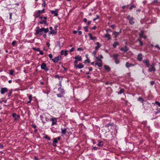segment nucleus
I'll use <instances>...</instances> for the list:
<instances>
[{
    "label": "nucleus",
    "instance_id": "47",
    "mask_svg": "<svg viewBox=\"0 0 160 160\" xmlns=\"http://www.w3.org/2000/svg\"><path fill=\"white\" fill-rule=\"evenodd\" d=\"M16 43V41H13L12 42V44L13 45V46H14L15 44Z\"/></svg>",
    "mask_w": 160,
    "mask_h": 160
},
{
    "label": "nucleus",
    "instance_id": "31",
    "mask_svg": "<svg viewBox=\"0 0 160 160\" xmlns=\"http://www.w3.org/2000/svg\"><path fill=\"white\" fill-rule=\"evenodd\" d=\"M97 145L99 147L102 146L103 145V142L102 141L100 142Z\"/></svg>",
    "mask_w": 160,
    "mask_h": 160
},
{
    "label": "nucleus",
    "instance_id": "41",
    "mask_svg": "<svg viewBox=\"0 0 160 160\" xmlns=\"http://www.w3.org/2000/svg\"><path fill=\"white\" fill-rule=\"evenodd\" d=\"M44 9H43L42 10H38V12L40 13H42L44 12Z\"/></svg>",
    "mask_w": 160,
    "mask_h": 160
},
{
    "label": "nucleus",
    "instance_id": "35",
    "mask_svg": "<svg viewBox=\"0 0 160 160\" xmlns=\"http://www.w3.org/2000/svg\"><path fill=\"white\" fill-rule=\"evenodd\" d=\"M33 49L36 51H39L40 49L39 48H36L35 47H33Z\"/></svg>",
    "mask_w": 160,
    "mask_h": 160
},
{
    "label": "nucleus",
    "instance_id": "28",
    "mask_svg": "<svg viewBox=\"0 0 160 160\" xmlns=\"http://www.w3.org/2000/svg\"><path fill=\"white\" fill-rule=\"evenodd\" d=\"M105 37L108 38V40L111 39L110 35L108 34H107L105 35Z\"/></svg>",
    "mask_w": 160,
    "mask_h": 160
},
{
    "label": "nucleus",
    "instance_id": "39",
    "mask_svg": "<svg viewBox=\"0 0 160 160\" xmlns=\"http://www.w3.org/2000/svg\"><path fill=\"white\" fill-rule=\"evenodd\" d=\"M136 7V6L134 5H132L131 6L130 8H129V9L130 10H132V8H135Z\"/></svg>",
    "mask_w": 160,
    "mask_h": 160
},
{
    "label": "nucleus",
    "instance_id": "9",
    "mask_svg": "<svg viewBox=\"0 0 160 160\" xmlns=\"http://www.w3.org/2000/svg\"><path fill=\"white\" fill-rule=\"evenodd\" d=\"M134 18L133 17H131L130 18V19L128 20L129 23L131 25L135 23V22L134 21Z\"/></svg>",
    "mask_w": 160,
    "mask_h": 160
},
{
    "label": "nucleus",
    "instance_id": "17",
    "mask_svg": "<svg viewBox=\"0 0 160 160\" xmlns=\"http://www.w3.org/2000/svg\"><path fill=\"white\" fill-rule=\"evenodd\" d=\"M60 53L62 55H64L65 56H66L68 55L67 51H64L63 50H62Z\"/></svg>",
    "mask_w": 160,
    "mask_h": 160
},
{
    "label": "nucleus",
    "instance_id": "11",
    "mask_svg": "<svg viewBox=\"0 0 160 160\" xmlns=\"http://www.w3.org/2000/svg\"><path fill=\"white\" fill-rule=\"evenodd\" d=\"M8 91V89L7 88H2L1 90V93L2 94H3Z\"/></svg>",
    "mask_w": 160,
    "mask_h": 160
},
{
    "label": "nucleus",
    "instance_id": "45",
    "mask_svg": "<svg viewBox=\"0 0 160 160\" xmlns=\"http://www.w3.org/2000/svg\"><path fill=\"white\" fill-rule=\"evenodd\" d=\"M32 95H30L29 96V99L30 100V101H31V100H32Z\"/></svg>",
    "mask_w": 160,
    "mask_h": 160
},
{
    "label": "nucleus",
    "instance_id": "2",
    "mask_svg": "<svg viewBox=\"0 0 160 160\" xmlns=\"http://www.w3.org/2000/svg\"><path fill=\"white\" fill-rule=\"evenodd\" d=\"M62 59V58L61 56H59L57 57H56L53 59H52V60L54 63L57 62L61 60Z\"/></svg>",
    "mask_w": 160,
    "mask_h": 160
},
{
    "label": "nucleus",
    "instance_id": "50",
    "mask_svg": "<svg viewBox=\"0 0 160 160\" xmlns=\"http://www.w3.org/2000/svg\"><path fill=\"white\" fill-rule=\"evenodd\" d=\"M48 56L51 59H52V55L51 54H49Z\"/></svg>",
    "mask_w": 160,
    "mask_h": 160
},
{
    "label": "nucleus",
    "instance_id": "29",
    "mask_svg": "<svg viewBox=\"0 0 160 160\" xmlns=\"http://www.w3.org/2000/svg\"><path fill=\"white\" fill-rule=\"evenodd\" d=\"M40 23L41 24L44 23V24H46L47 25V21L46 20L41 21L40 22Z\"/></svg>",
    "mask_w": 160,
    "mask_h": 160
},
{
    "label": "nucleus",
    "instance_id": "53",
    "mask_svg": "<svg viewBox=\"0 0 160 160\" xmlns=\"http://www.w3.org/2000/svg\"><path fill=\"white\" fill-rule=\"evenodd\" d=\"M96 53H97V51H96V50H95L93 52V55L94 56Z\"/></svg>",
    "mask_w": 160,
    "mask_h": 160
},
{
    "label": "nucleus",
    "instance_id": "24",
    "mask_svg": "<svg viewBox=\"0 0 160 160\" xmlns=\"http://www.w3.org/2000/svg\"><path fill=\"white\" fill-rule=\"evenodd\" d=\"M96 60L95 61V62H102V60L99 57H96Z\"/></svg>",
    "mask_w": 160,
    "mask_h": 160
},
{
    "label": "nucleus",
    "instance_id": "22",
    "mask_svg": "<svg viewBox=\"0 0 160 160\" xmlns=\"http://www.w3.org/2000/svg\"><path fill=\"white\" fill-rule=\"evenodd\" d=\"M75 59L78 61H80L82 60V58L79 55H78L77 56H76L75 57Z\"/></svg>",
    "mask_w": 160,
    "mask_h": 160
},
{
    "label": "nucleus",
    "instance_id": "51",
    "mask_svg": "<svg viewBox=\"0 0 160 160\" xmlns=\"http://www.w3.org/2000/svg\"><path fill=\"white\" fill-rule=\"evenodd\" d=\"M45 5H46V3H45V2L44 1H43V2L42 4V6L43 7H45Z\"/></svg>",
    "mask_w": 160,
    "mask_h": 160
},
{
    "label": "nucleus",
    "instance_id": "62",
    "mask_svg": "<svg viewBox=\"0 0 160 160\" xmlns=\"http://www.w3.org/2000/svg\"><path fill=\"white\" fill-rule=\"evenodd\" d=\"M12 117L13 118H15L16 117V114L15 113H13L12 115Z\"/></svg>",
    "mask_w": 160,
    "mask_h": 160
},
{
    "label": "nucleus",
    "instance_id": "40",
    "mask_svg": "<svg viewBox=\"0 0 160 160\" xmlns=\"http://www.w3.org/2000/svg\"><path fill=\"white\" fill-rule=\"evenodd\" d=\"M143 33L142 31L141 33L140 34L139 36L140 38H142L143 37Z\"/></svg>",
    "mask_w": 160,
    "mask_h": 160
},
{
    "label": "nucleus",
    "instance_id": "52",
    "mask_svg": "<svg viewBox=\"0 0 160 160\" xmlns=\"http://www.w3.org/2000/svg\"><path fill=\"white\" fill-rule=\"evenodd\" d=\"M39 52H40V54L42 55L43 54V52L40 49L39 51Z\"/></svg>",
    "mask_w": 160,
    "mask_h": 160
},
{
    "label": "nucleus",
    "instance_id": "3",
    "mask_svg": "<svg viewBox=\"0 0 160 160\" xmlns=\"http://www.w3.org/2000/svg\"><path fill=\"white\" fill-rule=\"evenodd\" d=\"M143 107L145 109L148 110L149 108L150 104L147 102L145 101L143 104Z\"/></svg>",
    "mask_w": 160,
    "mask_h": 160
},
{
    "label": "nucleus",
    "instance_id": "25",
    "mask_svg": "<svg viewBox=\"0 0 160 160\" xmlns=\"http://www.w3.org/2000/svg\"><path fill=\"white\" fill-rule=\"evenodd\" d=\"M104 67L105 69L108 71H109L110 70V68L108 66L105 65L104 66Z\"/></svg>",
    "mask_w": 160,
    "mask_h": 160
},
{
    "label": "nucleus",
    "instance_id": "23",
    "mask_svg": "<svg viewBox=\"0 0 160 160\" xmlns=\"http://www.w3.org/2000/svg\"><path fill=\"white\" fill-rule=\"evenodd\" d=\"M51 13L52 14H54L55 16H57L58 15L57 12L55 11L52 10L51 11Z\"/></svg>",
    "mask_w": 160,
    "mask_h": 160
},
{
    "label": "nucleus",
    "instance_id": "18",
    "mask_svg": "<svg viewBox=\"0 0 160 160\" xmlns=\"http://www.w3.org/2000/svg\"><path fill=\"white\" fill-rule=\"evenodd\" d=\"M96 44L97 46L95 47V49L96 50H98V48L101 46V45L100 44L99 42H97Z\"/></svg>",
    "mask_w": 160,
    "mask_h": 160
},
{
    "label": "nucleus",
    "instance_id": "42",
    "mask_svg": "<svg viewBox=\"0 0 160 160\" xmlns=\"http://www.w3.org/2000/svg\"><path fill=\"white\" fill-rule=\"evenodd\" d=\"M57 95L58 97L59 98H61L62 96V95L61 94H57Z\"/></svg>",
    "mask_w": 160,
    "mask_h": 160
},
{
    "label": "nucleus",
    "instance_id": "27",
    "mask_svg": "<svg viewBox=\"0 0 160 160\" xmlns=\"http://www.w3.org/2000/svg\"><path fill=\"white\" fill-rule=\"evenodd\" d=\"M138 41L139 42V44L140 46H142L143 44V42L140 39H138Z\"/></svg>",
    "mask_w": 160,
    "mask_h": 160
},
{
    "label": "nucleus",
    "instance_id": "33",
    "mask_svg": "<svg viewBox=\"0 0 160 160\" xmlns=\"http://www.w3.org/2000/svg\"><path fill=\"white\" fill-rule=\"evenodd\" d=\"M114 34L115 35V37L116 38L117 36L119 35V33L118 32H113Z\"/></svg>",
    "mask_w": 160,
    "mask_h": 160
},
{
    "label": "nucleus",
    "instance_id": "64",
    "mask_svg": "<svg viewBox=\"0 0 160 160\" xmlns=\"http://www.w3.org/2000/svg\"><path fill=\"white\" fill-rule=\"evenodd\" d=\"M87 21V19L86 18H84L83 19V21L85 22H86Z\"/></svg>",
    "mask_w": 160,
    "mask_h": 160
},
{
    "label": "nucleus",
    "instance_id": "32",
    "mask_svg": "<svg viewBox=\"0 0 160 160\" xmlns=\"http://www.w3.org/2000/svg\"><path fill=\"white\" fill-rule=\"evenodd\" d=\"M118 45V42H114V43L113 45V46L114 48H116L117 46Z\"/></svg>",
    "mask_w": 160,
    "mask_h": 160
},
{
    "label": "nucleus",
    "instance_id": "56",
    "mask_svg": "<svg viewBox=\"0 0 160 160\" xmlns=\"http://www.w3.org/2000/svg\"><path fill=\"white\" fill-rule=\"evenodd\" d=\"M107 32H111V29H109V28H108V29H107V30H106Z\"/></svg>",
    "mask_w": 160,
    "mask_h": 160
},
{
    "label": "nucleus",
    "instance_id": "49",
    "mask_svg": "<svg viewBox=\"0 0 160 160\" xmlns=\"http://www.w3.org/2000/svg\"><path fill=\"white\" fill-rule=\"evenodd\" d=\"M155 103L157 104L158 106H160V102H159L158 101H156Z\"/></svg>",
    "mask_w": 160,
    "mask_h": 160
},
{
    "label": "nucleus",
    "instance_id": "1",
    "mask_svg": "<svg viewBox=\"0 0 160 160\" xmlns=\"http://www.w3.org/2000/svg\"><path fill=\"white\" fill-rule=\"evenodd\" d=\"M48 31L49 30L48 28H40L39 27H37L36 34L38 35L39 36H41L43 32L46 33L48 32Z\"/></svg>",
    "mask_w": 160,
    "mask_h": 160
},
{
    "label": "nucleus",
    "instance_id": "34",
    "mask_svg": "<svg viewBox=\"0 0 160 160\" xmlns=\"http://www.w3.org/2000/svg\"><path fill=\"white\" fill-rule=\"evenodd\" d=\"M58 142V140H57V139L56 138H54L53 139V143H56Z\"/></svg>",
    "mask_w": 160,
    "mask_h": 160
},
{
    "label": "nucleus",
    "instance_id": "13",
    "mask_svg": "<svg viewBox=\"0 0 160 160\" xmlns=\"http://www.w3.org/2000/svg\"><path fill=\"white\" fill-rule=\"evenodd\" d=\"M142 54L141 53H139L137 56V59L138 60L140 61H141L142 60Z\"/></svg>",
    "mask_w": 160,
    "mask_h": 160
},
{
    "label": "nucleus",
    "instance_id": "58",
    "mask_svg": "<svg viewBox=\"0 0 160 160\" xmlns=\"http://www.w3.org/2000/svg\"><path fill=\"white\" fill-rule=\"evenodd\" d=\"M78 61L77 60H75L74 61V63H75V64H77V63H78Z\"/></svg>",
    "mask_w": 160,
    "mask_h": 160
},
{
    "label": "nucleus",
    "instance_id": "20",
    "mask_svg": "<svg viewBox=\"0 0 160 160\" xmlns=\"http://www.w3.org/2000/svg\"><path fill=\"white\" fill-rule=\"evenodd\" d=\"M57 33V30L56 29H55V30H52L51 31H50L49 33V35L51 34H56Z\"/></svg>",
    "mask_w": 160,
    "mask_h": 160
},
{
    "label": "nucleus",
    "instance_id": "36",
    "mask_svg": "<svg viewBox=\"0 0 160 160\" xmlns=\"http://www.w3.org/2000/svg\"><path fill=\"white\" fill-rule=\"evenodd\" d=\"M40 13L38 11V12L35 13V17H38L39 16Z\"/></svg>",
    "mask_w": 160,
    "mask_h": 160
},
{
    "label": "nucleus",
    "instance_id": "37",
    "mask_svg": "<svg viewBox=\"0 0 160 160\" xmlns=\"http://www.w3.org/2000/svg\"><path fill=\"white\" fill-rule=\"evenodd\" d=\"M88 62V63H90V60L89 59H87L84 61V63H86L87 62Z\"/></svg>",
    "mask_w": 160,
    "mask_h": 160
},
{
    "label": "nucleus",
    "instance_id": "10",
    "mask_svg": "<svg viewBox=\"0 0 160 160\" xmlns=\"http://www.w3.org/2000/svg\"><path fill=\"white\" fill-rule=\"evenodd\" d=\"M151 68H150L148 70L150 72H152V71L154 72L155 71L156 69L154 67V64H152L151 66Z\"/></svg>",
    "mask_w": 160,
    "mask_h": 160
},
{
    "label": "nucleus",
    "instance_id": "46",
    "mask_svg": "<svg viewBox=\"0 0 160 160\" xmlns=\"http://www.w3.org/2000/svg\"><path fill=\"white\" fill-rule=\"evenodd\" d=\"M150 84L152 85L155 83V82L153 81H151L150 82Z\"/></svg>",
    "mask_w": 160,
    "mask_h": 160
},
{
    "label": "nucleus",
    "instance_id": "54",
    "mask_svg": "<svg viewBox=\"0 0 160 160\" xmlns=\"http://www.w3.org/2000/svg\"><path fill=\"white\" fill-rule=\"evenodd\" d=\"M155 47L158 48L159 49H160V47H159L158 45H156Z\"/></svg>",
    "mask_w": 160,
    "mask_h": 160
},
{
    "label": "nucleus",
    "instance_id": "8",
    "mask_svg": "<svg viewBox=\"0 0 160 160\" xmlns=\"http://www.w3.org/2000/svg\"><path fill=\"white\" fill-rule=\"evenodd\" d=\"M51 120L52 121V125L53 126L57 122V120L55 118H52L51 119Z\"/></svg>",
    "mask_w": 160,
    "mask_h": 160
},
{
    "label": "nucleus",
    "instance_id": "12",
    "mask_svg": "<svg viewBox=\"0 0 160 160\" xmlns=\"http://www.w3.org/2000/svg\"><path fill=\"white\" fill-rule=\"evenodd\" d=\"M126 67L127 68H128L130 67H133L134 66V64L130 63L128 62H127L125 65Z\"/></svg>",
    "mask_w": 160,
    "mask_h": 160
},
{
    "label": "nucleus",
    "instance_id": "38",
    "mask_svg": "<svg viewBox=\"0 0 160 160\" xmlns=\"http://www.w3.org/2000/svg\"><path fill=\"white\" fill-rule=\"evenodd\" d=\"M10 72L9 73V74L11 75H13V73L14 72V71L12 70H10Z\"/></svg>",
    "mask_w": 160,
    "mask_h": 160
},
{
    "label": "nucleus",
    "instance_id": "16",
    "mask_svg": "<svg viewBox=\"0 0 160 160\" xmlns=\"http://www.w3.org/2000/svg\"><path fill=\"white\" fill-rule=\"evenodd\" d=\"M128 50V48L126 46L124 47V48H121V50L123 51L124 52H127Z\"/></svg>",
    "mask_w": 160,
    "mask_h": 160
},
{
    "label": "nucleus",
    "instance_id": "44",
    "mask_svg": "<svg viewBox=\"0 0 160 160\" xmlns=\"http://www.w3.org/2000/svg\"><path fill=\"white\" fill-rule=\"evenodd\" d=\"M84 29H85V31L86 32H87L88 31V27H85L84 28Z\"/></svg>",
    "mask_w": 160,
    "mask_h": 160
},
{
    "label": "nucleus",
    "instance_id": "43",
    "mask_svg": "<svg viewBox=\"0 0 160 160\" xmlns=\"http://www.w3.org/2000/svg\"><path fill=\"white\" fill-rule=\"evenodd\" d=\"M99 18V16H98V15H97L96 18H94V19H93V20L94 21L96 20H97V19H98V18Z\"/></svg>",
    "mask_w": 160,
    "mask_h": 160
},
{
    "label": "nucleus",
    "instance_id": "26",
    "mask_svg": "<svg viewBox=\"0 0 160 160\" xmlns=\"http://www.w3.org/2000/svg\"><path fill=\"white\" fill-rule=\"evenodd\" d=\"M138 101H141L142 103H143V102H145V101L143 99V98L141 97H139L138 99Z\"/></svg>",
    "mask_w": 160,
    "mask_h": 160
},
{
    "label": "nucleus",
    "instance_id": "30",
    "mask_svg": "<svg viewBox=\"0 0 160 160\" xmlns=\"http://www.w3.org/2000/svg\"><path fill=\"white\" fill-rule=\"evenodd\" d=\"M62 133L63 134H65L66 132V129H63L62 128L61 129Z\"/></svg>",
    "mask_w": 160,
    "mask_h": 160
},
{
    "label": "nucleus",
    "instance_id": "7",
    "mask_svg": "<svg viewBox=\"0 0 160 160\" xmlns=\"http://www.w3.org/2000/svg\"><path fill=\"white\" fill-rule=\"evenodd\" d=\"M143 63L145 64L146 67H148L150 66V63H149V61L148 59H147L143 61Z\"/></svg>",
    "mask_w": 160,
    "mask_h": 160
},
{
    "label": "nucleus",
    "instance_id": "61",
    "mask_svg": "<svg viewBox=\"0 0 160 160\" xmlns=\"http://www.w3.org/2000/svg\"><path fill=\"white\" fill-rule=\"evenodd\" d=\"M55 78H60V77L59 76V75H55Z\"/></svg>",
    "mask_w": 160,
    "mask_h": 160
},
{
    "label": "nucleus",
    "instance_id": "21",
    "mask_svg": "<svg viewBox=\"0 0 160 160\" xmlns=\"http://www.w3.org/2000/svg\"><path fill=\"white\" fill-rule=\"evenodd\" d=\"M124 90L123 89H121V94H123V97L122 98H124L125 97V95L124 94Z\"/></svg>",
    "mask_w": 160,
    "mask_h": 160
},
{
    "label": "nucleus",
    "instance_id": "63",
    "mask_svg": "<svg viewBox=\"0 0 160 160\" xmlns=\"http://www.w3.org/2000/svg\"><path fill=\"white\" fill-rule=\"evenodd\" d=\"M112 28H114L115 27V25L114 24L112 25L111 26Z\"/></svg>",
    "mask_w": 160,
    "mask_h": 160
},
{
    "label": "nucleus",
    "instance_id": "59",
    "mask_svg": "<svg viewBox=\"0 0 160 160\" xmlns=\"http://www.w3.org/2000/svg\"><path fill=\"white\" fill-rule=\"evenodd\" d=\"M130 18H131V17H130V16L128 15L127 16V18L128 20H129L130 19Z\"/></svg>",
    "mask_w": 160,
    "mask_h": 160
},
{
    "label": "nucleus",
    "instance_id": "6",
    "mask_svg": "<svg viewBox=\"0 0 160 160\" xmlns=\"http://www.w3.org/2000/svg\"><path fill=\"white\" fill-rule=\"evenodd\" d=\"M74 67L76 68L81 69L83 68L84 65L82 63H80L78 64H75Z\"/></svg>",
    "mask_w": 160,
    "mask_h": 160
},
{
    "label": "nucleus",
    "instance_id": "55",
    "mask_svg": "<svg viewBox=\"0 0 160 160\" xmlns=\"http://www.w3.org/2000/svg\"><path fill=\"white\" fill-rule=\"evenodd\" d=\"M74 48H72L70 50V52H72V51H73L74 50Z\"/></svg>",
    "mask_w": 160,
    "mask_h": 160
},
{
    "label": "nucleus",
    "instance_id": "60",
    "mask_svg": "<svg viewBox=\"0 0 160 160\" xmlns=\"http://www.w3.org/2000/svg\"><path fill=\"white\" fill-rule=\"evenodd\" d=\"M78 34L79 35H81L82 34V32L81 31H78Z\"/></svg>",
    "mask_w": 160,
    "mask_h": 160
},
{
    "label": "nucleus",
    "instance_id": "14",
    "mask_svg": "<svg viewBox=\"0 0 160 160\" xmlns=\"http://www.w3.org/2000/svg\"><path fill=\"white\" fill-rule=\"evenodd\" d=\"M95 64L97 65L99 67H101L102 66V62H95Z\"/></svg>",
    "mask_w": 160,
    "mask_h": 160
},
{
    "label": "nucleus",
    "instance_id": "57",
    "mask_svg": "<svg viewBox=\"0 0 160 160\" xmlns=\"http://www.w3.org/2000/svg\"><path fill=\"white\" fill-rule=\"evenodd\" d=\"M78 31H73V32L74 34H76L78 32Z\"/></svg>",
    "mask_w": 160,
    "mask_h": 160
},
{
    "label": "nucleus",
    "instance_id": "5",
    "mask_svg": "<svg viewBox=\"0 0 160 160\" xmlns=\"http://www.w3.org/2000/svg\"><path fill=\"white\" fill-rule=\"evenodd\" d=\"M118 56L119 55L118 54H115L113 55V56L115 62L116 64H118L119 62V60L117 59V58Z\"/></svg>",
    "mask_w": 160,
    "mask_h": 160
},
{
    "label": "nucleus",
    "instance_id": "48",
    "mask_svg": "<svg viewBox=\"0 0 160 160\" xmlns=\"http://www.w3.org/2000/svg\"><path fill=\"white\" fill-rule=\"evenodd\" d=\"M45 138L50 140V138L48 137V136H45Z\"/></svg>",
    "mask_w": 160,
    "mask_h": 160
},
{
    "label": "nucleus",
    "instance_id": "19",
    "mask_svg": "<svg viewBox=\"0 0 160 160\" xmlns=\"http://www.w3.org/2000/svg\"><path fill=\"white\" fill-rule=\"evenodd\" d=\"M113 124L112 123L111 124H107L105 125V127H107L108 128V129L110 130V129L112 128V125Z\"/></svg>",
    "mask_w": 160,
    "mask_h": 160
},
{
    "label": "nucleus",
    "instance_id": "4",
    "mask_svg": "<svg viewBox=\"0 0 160 160\" xmlns=\"http://www.w3.org/2000/svg\"><path fill=\"white\" fill-rule=\"evenodd\" d=\"M46 64L45 63H43L41 65V68L42 69L45 70L46 71H48V70L49 69L48 68H46Z\"/></svg>",
    "mask_w": 160,
    "mask_h": 160
},
{
    "label": "nucleus",
    "instance_id": "15",
    "mask_svg": "<svg viewBox=\"0 0 160 160\" xmlns=\"http://www.w3.org/2000/svg\"><path fill=\"white\" fill-rule=\"evenodd\" d=\"M88 35L90 37L91 39L92 40H94L96 39V37L95 36L92 37V34L91 33L88 34Z\"/></svg>",
    "mask_w": 160,
    "mask_h": 160
}]
</instances>
